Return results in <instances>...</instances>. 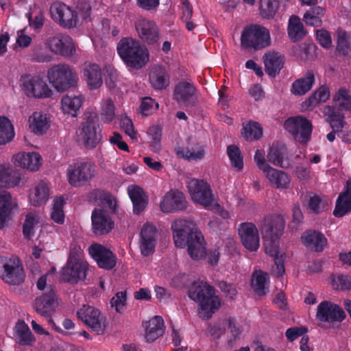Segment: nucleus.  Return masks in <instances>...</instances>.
<instances>
[{"mask_svg": "<svg viewBox=\"0 0 351 351\" xmlns=\"http://www.w3.org/2000/svg\"><path fill=\"white\" fill-rule=\"evenodd\" d=\"M285 224L283 217L276 215L264 218L260 226L265 252L273 258L283 254L279 249V239L283 234Z\"/></svg>", "mask_w": 351, "mask_h": 351, "instance_id": "f257e3e1", "label": "nucleus"}, {"mask_svg": "<svg viewBox=\"0 0 351 351\" xmlns=\"http://www.w3.org/2000/svg\"><path fill=\"white\" fill-rule=\"evenodd\" d=\"M189 297L198 302L201 311L200 317L206 319L211 317L212 315L220 306L219 298L215 295L214 288L203 281H193V286L188 291Z\"/></svg>", "mask_w": 351, "mask_h": 351, "instance_id": "f03ea898", "label": "nucleus"}, {"mask_svg": "<svg viewBox=\"0 0 351 351\" xmlns=\"http://www.w3.org/2000/svg\"><path fill=\"white\" fill-rule=\"evenodd\" d=\"M117 51L124 62L134 69L142 68L149 60V53L145 45L132 38L121 39Z\"/></svg>", "mask_w": 351, "mask_h": 351, "instance_id": "7ed1b4c3", "label": "nucleus"}, {"mask_svg": "<svg viewBox=\"0 0 351 351\" xmlns=\"http://www.w3.org/2000/svg\"><path fill=\"white\" fill-rule=\"evenodd\" d=\"M47 78L58 92H64L75 87L78 81L75 71L66 64H59L51 67L47 71Z\"/></svg>", "mask_w": 351, "mask_h": 351, "instance_id": "20e7f679", "label": "nucleus"}, {"mask_svg": "<svg viewBox=\"0 0 351 351\" xmlns=\"http://www.w3.org/2000/svg\"><path fill=\"white\" fill-rule=\"evenodd\" d=\"M101 132L97 114L86 112L84 121L79 128V141L87 148H95L101 140Z\"/></svg>", "mask_w": 351, "mask_h": 351, "instance_id": "39448f33", "label": "nucleus"}, {"mask_svg": "<svg viewBox=\"0 0 351 351\" xmlns=\"http://www.w3.org/2000/svg\"><path fill=\"white\" fill-rule=\"evenodd\" d=\"M241 44L245 49L256 51L267 47L271 45L269 31L257 24L247 26L242 32Z\"/></svg>", "mask_w": 351, "mask_h": 351, "instance_id": "423d86ee", "label": "nucleus"}, {"mask_svg": "<svg viewBox=\"0 0 351 351\" xmlns=\"http://www.w3.org/2000/svg\"><path fill=\"white\" fill-rule=\"evenodd\" d=\"M0 276L6 283L19 285L25 279L23 265L17 258L0 257Z\"/></svg>", "mask_w": 351, "mask_h": 351, "instance_id": "0eeeda50", "label": "nucleus"}, {"mask_svg": "<svg viewBox=\"0 0 351 351\" xmlns=\"http://www.w3.org/2000/svg\"><path fill=\"white\" fill-rule=\"evenodd\" d=\"M96 175V167L91 162H78L69 166L67 177L69 183L73 186H80L90 181Z\"/></svg>", "mask_w": 351, "mask_h": 351, "instance_id": "6e6552de", "label": "nucleus"}, {"mask_svg": "<svg viewBox=\"0 0 351 351\" xmlns=\"http://www.w3.org/2000/svg\"><path fill=\"white\" fill-rule=\"evenodd\" d=\"M79 319L97 335H103L106 331V317L99 310L90 305H83L77 311Z\"/></svg>", "mask_w": 351, "mask_h": 351, "instance_id": "1a4fd4ad", "label": "nucleus"}, {"mask_svg": "<svg viewBox=\"0 0 351 351\" xmlns=\"http://www.w3.org/2000/svg\"><path fill=\"white\" fill-rule=\"evenodd\" d=\"M23 90L27 97H49L52 93L47 83L39 75H26L20 80Z\"/></svg>", "mask_w": 351, "mask_h": 351, "instance_id": "9d476101", "label": "nucleus"}, {"mask_svg": "<svg viewBox=\"0 0 351 351\" xmlns=\"http://www.w3.org/2000/svg\"><path fill=\"white\" fill-rule=\"evenodd\" d=\"M58 306L57 298L54 290L47 287L46 292L36 298L34 302V309L38 314L48 319L49 324L56 329L54 322L51 318Z\"/></svg>", "mask_w": 351, "mask_h": 351, "instance_id": "9b49d317", "label": "nucleus"}, {"mask_svg": "<svg viewBox=\"0 0 351 351\" xmlns=\"http://www.w3.org/2000/svg\"><path fill=\"white\" fill-rule=\"evenodd\" d=\"M173 233L174 243L178 247L183 248L186 246L187 239L194 237L198 231L195 223L190 219H178L171 224Z\"/></svg>", "mask_w": 351, "mask_h": 351, "instance_id": "f8f14e48", "label": "nucleus"}, {"mask_svg": "<svg viewBox=\"0 0 351 351\" xmlns=\"http://www.w3.org/2000/svg\"><path fill=\"white\" fill-rule=\"evenodd\" d=\"M188 191L192 200L205 208L210 207L214 197L210 185L202 180L191 179L187 182Z\"/></svg>", "mask_w": 351, "mask_h": 351, "instance_id": "ddd939ff", "label": "nucleus"}, {"mask_svg": "<svg viewBox=\"0 0 351 351\" xmlns=\"http://www.w3.org/2000/svg\"><path fill=\"white\" fill-rule=\"evenodd\" d=\"M284 126L286 130L301 143H305L310 138L312 124L310 121L303 117L289 118L285 121Z\"/></svg>", "mask_w": 351, "mask_h": 351, "instance_id": "4468645a", "label": "nucleus"}, {"mask_svg": "<svg viewBox=\"0 0 351 351\" xmlns=\"http://www.w3.org/2000/svg\"><path fill=\"white\" fill-rule=\"evenodd\" d=\"M316 318L328 324L340 323L346 318V313L340 306L325 300L317 306Z\"/></svg>", "mask_w": 351, "mask_h": 351, "instance_id": "2eb2a0df", "label": "nucleus"}, {"mask_svg": "<svg viewBox=\"0 0 351 351\" xmlns=\"http://www.w3.org/2000/svg\"><path fill=\"white\" fill-rule=\"evenodd\" d=\"M88 270V263L83 262H66L60 271L62 280L72 285L84 282Z\"/></svg>", "mask_w": 351, "mask_h": 351, "instance_id": "dca6fc26", "label": "nucleus"}, {"mask_svg": "<svg viewBox=\"0 0 351 351\" xmlns=\"http://www.w3.org/2000/svg\"><path fill=\"white\" fill-rule=\"evenodd\" d=\"M197 89L193 83L186 81L179 82L174 88V99L180 105L193 107L197 102Z\"/></svg>", "mask_w": 351, "mask_h": 351, "instance_id": "f3484780", "label": "nucleus"}, {"mask_svg": "<svg viewBox=\"0 0 351 351\" xmlns=\"http://www.w3.org/2000/svg\"><path fill=\"white\" fill-rule=\"evenodd\" d=\"M92 231L97 236L108 234L114 228V223L108 211L95 208L91 215Z\"/></svg>", "mask_w": 351, "mask_h": 351, "instance_id": "a211bd4d", "label": "nucleus"}, {"mask_svg": "<svg viewBox=\"0 0 351 351\" xmlns=\"http://www.w3.org/2000/svg\"><path fill=\"white\" fill-rule=\"evenodd\" d=\"M46 45L56 54L64 57H69L75 52V47L73 39L69 36L57 35L49 38Z\"/></svg>", "mask_w": 351, "mask_h": 351, "instance_id": "6ab92c4d", "label": "nucleus"}, {"mask_svg": "<svg viewBox=\"0 0 351 351\" xmlns=\"http://www.w3.org/2000/svg\"><path fill=\"white\" fill-rule=\"evenodd\" d=\"M51 17L61 25L71 28L76 25L77 16L71 8L60 2L53 3L50 8Z\"/></svg>", "mask_w": 351, "mask_h": 351, "instance_id": "aec40b11", "label": "nucleus"}, {"mask_svg": "<svg viewBox=\"0 0 351 351\" xmlns=\"http://www.w3.org/2000/svg\"><path fill=\"white\" fill-rule=\"evenodd\" d=\"M88 252L101 268L109 270L116 265L117 258L114 254L101 244L91 245L88 247Z\"/></svg>", "mask_w": 351, "mask_h": 351, "instance_id": "412c9836", "label": "nucleus"}, {"mask_svg": "<svg viewBox=\"0 0 351 351\" xmlns=\"http://www.w3.org/2000/svg\"><path fill=\"white\" fill-rule=\"evenodd\" d=\"M158 231L152 223H145L140 232V249L141 254L147 256L154 253L157 243Z\"/></svg>", "mask_w": 351, "mask_h": 351, "instance_id": "4be33fe9", "label": "nucleus"}, {"mask_svg": "<svg viewBox=\"0 0 351 351\" xmlns=\"http://www.w3.org/2000/svg\"><path fill=\"white\" fill-rule=\"evenodd\" d=\"M135 27L139 37L147 45H154L159 40V29L155 22L141 18L136 21Z\"/></svg>", "mask_w": 351, "mask_h": 351, "instance_id": "5701e85b", "label": "nucleus"}, {"mask_svg": "<svg viewBox=\"0 0 351 351\" xmlns=\"http://www.w3.org/2000/svg\"><path fill=\"white\" fill-rule=\"evenodd\" d=\"M239 235L243 246L251 252L259 247V235L256 226L252 223H242L238 228Z\"/></svg>", "mask_w": 351, "mask_h": 351, "instance_id": "b1692460", "label": "nucleus"}, {"mask_svg": "<svg viewBox=\"0 0 351 351\" xmlns=\"http://www.w3.org/2000/svg\"><path fill=\"white\" fill-rule=\"evenodd\" d=\"M187 202L183 193L178 190L167 192L160 202V209L163 213H174L186 208Z\"/></svg>", "mask_w": 351, "mask_h": 351, "instance_id": "393cba45", "label": "nucleus"}, {"mask_svg": "<svg viewBox=\"0 0 351 351\" xmlns=\"http://www.w3.org/2000/svg\"><path fill=\"white\" fill-rule=\"evenodd\" d=\"M267 158L274 165L283 169L293 165L286 146L282 143L273 144L268 150Z\"/></svg>", "mask_w": 351, "mask_h": 351, "instance_id": "a878e982", "label": "nucleus"}, {"mask_svg": "<svg viewBox=\"0 0 351 351\" xmlns=\"http://www.w3.org/2000/svg\"><path fill=\"white\" fill-rule=\"evenodd\" d=\"M41 156L36 152H19L12 156L13 163L31 171H38L41 165Z\"/></svg>", "mask_w": 351, "mask_h": 351, "instance_id": "bb28decb", "label": "nucleus"}, {"mask_svg": "<svg viewBox=\"0 0 351 351\" xmlns=\"http://www.w3.org/2000/svg\"><path fill=\"white\" fill-rule=\"evenodd\" d=\"M263 61L266 73L275 77L278 75L284 66L285 58L283 56L276 51H269L263 56Z\"/></svg>", "mask_w": 351, "mask_h": 351, "instance_id": "cd10ccee", "label": "nucleus"}, {"mask_svg": "<svg viewBox=\"0 0 351 351\" xmlns=\"http://www.w3.org/2000/svg\"><path fill=\"white\" fill-rule=\"evenodd\" d=\"M351 211V180L346 182L343 192L338 197L336 201L333 215L337 217H341Z\"/></svg>", "mask_w": 351, "mask_h": 351, "instance_id": "c85d7f7f", "label": "nucleus"}, {"mask_svg": "<svg viewBox=\"0 0 351 351\" xmlns=\"http://www.w3.org/2000/svg\"><path fill=\"white\" fill-rule=\"evenodd\" d=\"M302 240L304 245L315 252H322L327 245L324 235L315 230H309L304 232Z\"/></svg>", "mask_w": 351, "mask_h": 351, "instance_id": "c756f323", "label": "nucleus"}, {"mask_svg": "<svg viewBox=\"0 0 351 351\" xmlns=\"http://www.w3.org/2000/svg\"><path fill=\"white\" fill-rule=\"evenodd\" d=\"M145 328V339L153 342L162 336L165 331L164 322L160 316H154L152 319L143 323Z\"/></svg>", "mask_w": 351, "mask_h": 351, "instance_id": "7c9ffc66", "label": "nucleus"}, {"mask_svg": "<svg viewBox=\"0 0 351 351\" xmlns=\"http://www.w3.org/2000/svg\"><path fill=\"white\" fill-rule=\"evenodd\" d=\"M83 73L89 88L97 89L102 85V72L98 64L92 63L86 64Z\"/></svg>", "mask_w": 351, "mask_h": 351, "instance_id": "2f4dec72", "label": "nucleus"}, {"mask_svg": "<svg viewBox=\"0 0 351 351\" xmlns=\"http://www.w3.org/2000/svg\"><path fill=\"white\" fill-rule=\"evenodd\" d=\"M188 252L191 258L199 260L205 257L206 248L205 241L201 232L196 233L193 237L187 239Z\"/></svg>", "mask_w": 351, "mask_h": 351, "instance_id": "473e14b6", "label": "nucleus"}, {"mask_svg": "<svg viewBox=\"0 0 351 351\" xmlns=\"http://www.w3.org/2000/svg\"><path fill=\"white\" fill-rule=\"evenodd\" d=\"M29 129L37 135L46 133L50 126V120L46 114L35 112L29 117Z\"/></svg>", "mask_w": 351, "mask_h": 351, "instance_id": "72a5a7b5", "label": "nucleus"}, {"mask_svg": "<svg viewBox=\"0 0 351 351\" xmlns=\"http://www.w3.org/2000/svg\"><path fill=\"white\" fill-rule=\"evenodd\" d=\"M314 83L313 73L308 71L302 77L298 79L292 84L291 92L294 95H304L311 90Z\"/></svg>", "mask_w": 351, "mask_h": 351, "instance_id": "f704fd0d", "label": "nucleus"}, {"mask_svg": "<svg viewBox=\"0 0 351 351\" xmlns=\"http://www.w3.org/2000/svg\"><path fill=\"white\" fill-rule=\"evenodd\" d=\"M329 97V88L326 85H322L302 104V108L304 110L312 109L319 103L326 102Z\"/></svg>", "mask_w": 351, "mask_h": 351, "instance_id": "c9c22d12", "label": "nucleus"}, {"mask_svg": "<svg viewBox=\"0 0 351 351\" xmlns=\"http://www.w3.org/2000/svg\"><path fill=\"white\" fill-rule=\"evenodd\" d=\"M128 193L133 203L135 214L141 213L147 205V197L141 188L134 186L128 188Z\"/></svg>", "mask_w": 351, "mask_h": 351, "instance_id": "e433bc0d", "label": "nucleus"}, {"mask_svg": "<svg viewBox=\"0 0 351 351\" xmlns=\"http://www.w3.org/2000/svg\"><path fill=\"white\" fill-rule=\"evenodd\" d=\"M265 174L269 182L277 189H286L289 188L290 178L285 171L271 167Z\"/></svg>", "mask_w": 351, "mask_h": 351, "instance_id": "4c0bfd02", "label": "nucleus"}, {"mask_svg": "<svg viewBox=\"0 0 351 351\" xmlns=\"http://www.w3.org/2000/svg\"><path fill=\"white\" fill-rule=\"evenodd\" d=\"M149 82L154 88L162 90L169 85V77L165 69L156 66L149 74Z\"/></svg>", "mask_w": 351, "mask_h": 351, "instance_id": "58836bf2", "label": "nucleus"}, {"mask_svg": "<svg viewBox=\"0 0 351 351\" xmlns=\"http://www.w3.org/2000/svg\"><path fill=\"white\" fill-rule=\"evenodd\" d=\"M49 195V189L47 184L44 181H40L31 190L29 200L32 205L40 206L47 202Z\"/></svg>", "mask_w": 351, "mask_h": 351, "instance_id": "ea45409f", "label": "nucleus"}, {"mask_svg": "<svg viewBox=\"0 0 351 351\" xmlns=\"http://www.w3.org/2000/svg\"><path fill=\"white\" fill-rule=\"evenodd\" d=\"M82 102L83 98L81 95H64L61 99L62 110L64 113L76 117Z\"/></svg>", "mask_w": 351, "mask_h": 351, "instance_id": "a19ab883", "label": "nucleus"}, {"mask_svg": "<svg viewBox=\"0 0 351 351\" xmlns=\"http://www.w3.org/2000/svg\"><path fill=\"white\" fill-rule=\"evenodd\" d=\"M16 339L21 346H32L36 339L28 326L23 321H19L15 326Z\"/></svg>", "mask_w": 351, "mask_h": 351, "instance_id": "79ce46f5", "label": "nucleus"}, {"mask_svg": "<svg viewBox=\"0 0 351 351\" xmlns=\"http://www.w3.org/2000/svg\"><path fill=\"white\" fill-rule=\"evenodd\" d=\"M325 12V9L321 6L312 7L304 14L303 21L306 25L320 27Z\"/></svg>", "mask_w": 351, "mask_h": 351, "instance_id": "37998d69", "label": "nucleus"}, {"mask_svg": "<svg viewBox=\"0 0 351 351\" xmlns=\"http://www.w3.org/2000/svg\"><path fill=\"white\" fill-rule=\"evenodd\" d=\"M288 34L290 39L294 42L300 40L306 32L300 19L297 16H291L289 21Z\"/></svg>", "mask_w": 351, "mask_h": 351, "instance_id": "c03bdc74", "label": "nucleus"}, {"mask_svg": "<svg viewBox=\"0 0 351 351\" xmlns=\"http://www.w3.org/2000/svg\"><path fill=\"white\" fill-rule=\"evenodd\" d=\"M88 199L91 202H97L104 205L114 210L116 202L114 197L108 193L102 190H93L88 195Z\"/></svg>", "mask_w": 351, "mask_h": 351, "instance_id": "a18cd8bd", "label": "nucleus"}, {"mask_svg": "<svg viewBox=\"0 0 351 351\" xmlns=\"http://www.w3.org/2000/svg\"><path fill=\"white\" fill-rule=\"evenodd\" d=\"M14 126L5 117H0V145L10 143L14 137Z\"/></svg>", "mask_w": 351, "mask_h": 351, "instance_id": "49530a36", "label": "nucleus"}, {"mask_svg": "<svg viewBox=\"0 0 351 351\" xmlns=\"http://www.w3.org/2000/svg\"><path fill=\"white\" fill-rule=\"evenodd\" d=\"M182 156L190 160H199L205 156L204 147L199 143H195L191 147H186L178 152Z\"/></svg>", "mask_w": 351, "mask_h": 351, "instance_id": "de8ad7c7", "label": "nucleus"}, {"mask_svg": "<svg viewBox=\"0 0 351 351\" xmlns=\"http://www.w3.org/2000/svg\"><path fill=\"white\" fill-rule=\"evenodd\" d=\"M335 105L341 110H348L351 108V95L345 88H340L333 96Z\"/></svg>", "mask_w": 351, "mask_h": 351, "instance_id": "09e8293b", "label": "nucleus"}, {"mask_svg": "<svg viewBox=\"0 0 351 351\" xmlns=\"http://www.w3.org/2000/svg\"><path fill=\"white\" fill-rule=\"evenodd\" d=\"M38 222L39 217L36 213H30L26 215L23 226V233L27 239H31L34 235V228Z\"/></svg>", "mask_w": 351, "mask_h": 351, "instance_id": "8fccbe9b", "label": "nucleus"}, {"mask_svg": "<svg viewBox=\"0 0 351 351\" xmlns=\"http://www.w3.org/2000/svg\"><path fill=\"white\" fill-rule=\"evenodd\" d=\"M242 136L247 141L259 138L263 134V130L257 122H250L242 128Z\"/></svg>", "mask_w": 351, "mask_h": 351, "instance_id": "3c124183", "label": "nucleus"}, {"mask_svg": "<svg viewBox=\"0 0 351 351\" xmlns=\"http://www.w3.org/2000/svg\"><path fill=\"white\" fill-rule=\"evenodd\" d=\"M64 204V199L62 196L56 197L53 199L51 217L54 222L59 224H62L64 221V214L63 211Z\"/></svg>", "mask_w": 351, "mask_h": 351, "instance_id": "603ef678", "label": "nucleus"}, {"mask_svg": "<svg viewBox=\"0 0 351 351\" xmlns=\"http://www.w3.org/2000/svg\"><path fill=\"white\" fill-rule=\"evenodd\" d=\"M268 276L266 273L262 271H256L254 273L252 279V287L254 291L259 295L265 294V284Z\"/></svg>", "mask_w": 351, "mask_h": 351, "instance_id": "864d4df0", "label": "nucleus"}, {"mask_svg": "<svg viewBox=\"0 0 351 351\" xmlns=\"http://www.w3.org/2000/svg\"><path fill=\"white\" fill-rule=\"evenodd\" d=\"M147 133L152 149L156 152H158L161 147L162 128L159 125H152L148 128Z\"/></svg>", "mask_w": 351, "mask_h": 351, "instance_id": "5fc2aeb1", "label": "nucleus"}, {"mask_svg": "<svg viewBox=\"0 0 351 351\" xmlns=\"http://www.w3.org/2000/svg\"><path fill=\"white\" fill-rule=\"evenodd\" d=\"M6 176L4 181V187L10 188L17 186L21 180L20 171L10 164H6Z\"/></svg>", "mask_w": 351, "mask_h": 351, "instance_id": "6e6d98bb", "label": "nucleus"}, {"mask_svg": "<svg viewBox=\"0 0 351 351\" xmlns=\"http://www.w3.org/2000/svg\"><path fill=\"white\" fill-rule=\"evenodd\" d=\"M227 154L232 166L238 171L241 170L243 167V161L239 147L233 145H229L227 148Z\"/></svg>", "mask_w": 351, "mask_h": 351, "instance_id": "4d7b16f0", "label": "nucleus"}, {"mask_svg": "<svg viewBox=\"0 0 351 351\" xmlns=\"http://www.w3.org/2000/svg\"><path fill=\"white\" fill-rule=\"evenodd\" d=\"M278 8V1L277 0H261L260 11L263 17H273Z\"/></svg>", "mask_w": 351, "mask_h": 351, "instance_id": "13d9d810", "label": "nucleus"}, {"mask_svg": "<svg viewBox=\"0 0 351 351\" xmlns=\"http://www.w3.org/2000/svg\"><path fill=\"white\" fill-rule=\"evenodd\" d=\"M337 50L342 55H347L351 51L350 36L347 32H338Z\"/></svg>", "mask_w": 351, "mask_h": 351, "instance_id": "bf43d9fd", "label": "nucleus"}, {"mask_svg": "<svg viewBox=\"0 0 351 351\" xmlns=\"http://www.w3.org/2000/svg\"><path fill=\"white\" fill-rule=\"evenodd\" d=\"M100 114L102 121L106 123H109L114 119V106L111 99H108L103 101Z\"/></svg>", "mask_w": 351, "mask_h": 351, "instance_id": "052dcab7", "label": "nucleus"}, {"mask_svg": "<svg viewBox=\"0 0 351 351\" xmlns=\"http://www.w3.org/2000/svg\"><path fill=\"white\" fill-rule=\"evenodd\" d=\"M333 288L338 290H346L351 289V280L349 276L339 275L337 278L332 279Z\"/></svg>", "mask_w": 351, "mask_h": 351, "instance_id": "680f3d73", "label": "nucleus"}, {"mask_svg": "<svg viewBox=\"0 0 351 351\" xmlns=\"http://www.w3.org/2000/svg\"><path fill=\"white\" fill-rule=\"evenodd\" d=\"M76 14L83 19L89 18L91 12V7L88 0H78L76 6Z\"/></svg>", "mask_w": 351, "mask_h": 351, "instance_id": "e2e57ef3", "label": "nucleus"}, {"mask_svg": "<svg viewBox=\"0 0 351 351\" xmlns=\"http://www.w3.org/2000/svg\"><path fill=\"white\" fill-rule=\"evenodd\" d=\"M16 204L12 201V196L7 191L0 192V210H12Z\"/></svg>", "mask_w": 351, "mask_h": 351, "instance_id": "0e129e2a", "label": "nucleus"}, {"mask_svg": "<svg viewBox=\"0 0 351 351\" xmlns=\"http://www.w3.org/2000/svg\"><path fill=\"white\" fill-rule=\"evenodd\" d=\"M328 121L333 130L342 132L343 126V117L332 111L328 117Z\"/></svg>", "mask_w": 351, "mask_h": 351, "instance_id": "69168bd1", "label": "nucleus"}, {"mask_svg": "<svg viewBox=\"0 0 351 351\" xmlns=\"http://www.w3.org/2000/svg\"><path fill=\"white\" fill-rule=\"evenodd\" d=\"M285 258V254H280V256L274 258L275 267H274L272 269V274L276 277L282 276L285 272L284 265Z\"/></svg>", "mask_w": 351, "mask_h": 351, "instance_id": "338daca9", "label": "nucleus"}, {"mask_svg": "<svg viewBox=\"0 0 351 351\" xmlns=\"http://www.w3.org/2000/svg\"><path fill=\"white\" fill-rule=\"evenodd\" d=\"M126 301L125 291L118 292L110 300L111 306L117 312H121Z\"/></svg>", "mask_w": 351, "mask_h": 351, "instance_id": "774afa93", "label": "nucleus"}]
</instances>
